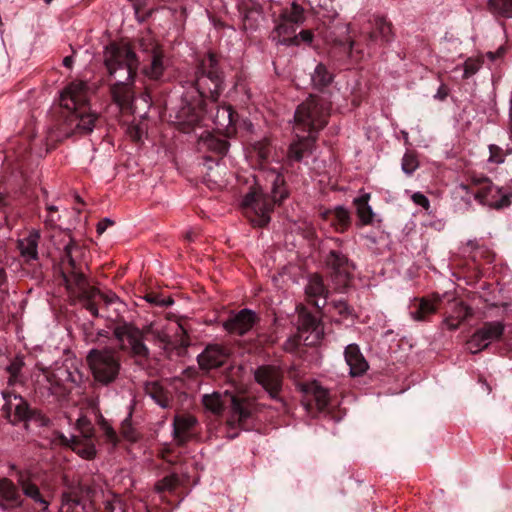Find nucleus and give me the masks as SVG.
I'll use <instances>...</instances> for the list:
<instances>
[{"instance_id":"nucleus-22","label":"nucleus","mask_w":512,"mask_h":512,"mask_svg":"<svg viewBox=\"0 0 512 512\" xmlns=\"http://www.w3.org/2000/svg\"><path fill=\"white\" fill-rule=\"evenodd\" d=\"M394 38L392 23L384 16L376 15L372 20V30L367 34V40L370 44L388 43Z\"/></svg>"},{"instance_id":"nucleus-47","label":"nucleus","mask_w":512,"mask_h":512,"mask_svg":"<svg viewBox=\"0 0 512 512\" xmlns=\"http://www.w3.org/2000/svg\"><path fill=\"white\" fill-rule=\"evenodd\" d=\"M27 421H34L39 426H47L50 422L49 418H47L40 410L31 409L29 407L27 413Z\"/></svg>"},{"instance_id":"nucleus-41","label":"nucleus","mask_w":512,"mask_h":512,"mask_svg":"<svg viewBox=\"0 0 512 512\" xmlns=\"http://www.w3.org/2000/svg\"><path fill=\"white\" fill-rule=\"evenodd\" d=\"M202 403L206 409L209 411L219 414L223 410V404L221 401V397L218 393L213 394H205L202 398Z\"/></svg>"},{"instance_id":"nucleus-56","label":"nucleus","mask_w":512,"mask_h":512,"mask_svg":"<svg viewBox=\"0 0 512 512\" xmlns=\"http://www.w3.org/2000/svg\"><path fill=\"white\" fill-rule=\"evenodd\" d=\"M291 37H297L298 43L301 41L311 43L313 40V33L311 30H302L299 34H292Z\"/></svg>"},{"instance_id":"nucleus-9","label":"nucleus","mask_w":512,"mask_h":512,"mask_svg":"<svg viewBox=\"0 0 512 512\" xmlns=\"http://www.w3.org/2000/svg\"><path fill=\"white\" fill-rule=\"evenodd\" d=\"M86 361L94 381L102 386L115 382L120 374V357L112 348L91 349Z\"/></svg>"},{"instance_id":"nucleus-59","label":"nucleus","mask_w":512,"mask_h":512,"mask_svg":"<svg viewBox=\"0 0 512 512\" xmlns=\"http://www.w3.org/2000/svg\"><path fill=\"white\" fill-rule=\"evenodd\" d=\"M442 324L445 325L449 330L453 331L459 328L461 322L457 321V319L453 318L452 316H449L443 320Z\"/></svg>"},{"instance_id":"nucleus-55","label":"nucleus","mask_w":512,"mask_h":512,"mask_svg":"<svg viewBox=\"0 0 512 512\" xmlns=\"http://www.w3.org/2000/svg\"><path fill=\"white\" fill-rule=\"evenodd\" d=\"M178 330L181 332V335H179V339L177 342L179 343V346L182 348H187L190 345V341L187 335L186 329L182 326V324H178Z\"/></svg>"},{"instance_id":"nucleus-7","label":"nucleus","mask_w":512,"mask_h":512,"mask_svg":"<svg viewBox=\"0 0 512 512\" xmlns=\"http://www.w3.org/2000/svg\"><path fill=\"white\" fill-rule=\"evenodd\" d=\"M329 111L330 105L325 99L310 95L295 111V131L314 134L317 137L319 131L327 124Z\"/></svg>"},{"instance_id":"nucleus-12","label":"nucleus","mask_w":512,"mask_h":512,"mask_svg":"<svg viewBox=\"0 0 512 512\" xmlns=\"http://www.w3.org/2000/svg\"><path fill=\"white\" fill-rule=\"evenodd\" d=\"M325 262L334 289L339 292L344 291L350 284L354 265L345 254L336 250H331L328 253Z\"/></svg>"},{"instance_id":"nucleus-18","label":"nucleus","mask_w":512,"mask_h":512,"mask_svg":"<svg viewBox=\"0 0 512 512\" xmlns=\"http://www.w3.org/2000/svg\"><path fill=\"white\" fill-rule=\"evenodd\" d=\"M295 132V139L289 145L287 153L289 163L301 162L305 156L312 154L317 140L314 134L301 135L302 132Z\"/></svg>"},{"instance_id":"nucleus-25","label":"nucleus","mask_w":512,"mask_h":512,"mask_svg":"<svg viewBox=\"0 0 512 512\" xmlns=\"http://www.w3.org/2000/svg\"><path fill=\"white\" fill-rule=\"evenodd\" d=\"M31 472L28 470L17 471V483L21 487L23 494L32 499L35 503L43 506V510L47 511L49 503L43 498L38 486L31 480Z\"/></svg>"},{"instance_id":"nucleus-57","label":"nucleus","mask_w":512,"mask_h":512,"mask_svg":"<svg viewBox=\"0 0 512 512\" xmlns=\"http://www.w3.org/2000/svg\"><path fill=\"white\" fill-rule=\"evenodd\" d=\"M298 345L299 339L297 337H290L284 342L283 348L287 352H294L298 348Z\"/></svg>"},{"instance_id":"nucleus-49","label":"nucleus","mask_w":512,"mask_h":512,"mask_svg":"<svg viewBox=\"0 0 512 512\" xmlns=\"http://www.w3.org/2000/svg\"><path fill=\"white\" fill-rule=\"evenodd\" d=\"M99 426L101 431L105 435L106 439L109 442L116 444L118 441V437L113 427L105 419H102L100 421Z\"/></svg>"},{"instance_id":"nucleus-58","label":"nucleus","mask_w":512,"mask_h":512,"mask_svg":"<svg viewBox=\"0 0 512 512\" xmlns=\"http://www.w3.org/2000/svg\"><path fill=\"white\" fill-rule=\"evenodd\" d=\"M114 224V221L111 220L110 218H104L102 219L101 221L98 222L97 224V233L99 235L103 234L106 229L109 227V226H112Z\"/></svg>"},{"instance_id":"nucleus-61","label":"nucleus","mask_w":512,"mask_h":512,"mask_svg":"<svg viewBox=\"0 0 512 512\" xmlns=\"http://www.w3.org/2000/svg\"><path fill=\"white\" fill-rule=\"evenodd\" d=\"M7 283V274L3 267H0V290H3Z\"/></svg>"},{"instance_id":"nucleus-38","label":"nucleus","mask_w":512,"mask_h":512,"mask_svg":"<svg viewBox=\"0 0 512 512\" xmlns=\"http://www.w3.org/2000/svg\"><path fill=\"white\" fill-rule=\"evenodd\" d=\"M489 11L503 18H512V0H488Z\"/></svg>"},{"instance_id":"nucleus-20","label":"nucleus","mask_w":512,"mask_h":512,"mask_svg":"<svg viewBox=\"0 0 512 512\" xmlns=\"http://www.w3.org/2000/svg\"><path fill=\"white\" fill-rule=\"evenodd\" d=\"M328 293V288L320 275L312 274L309 276L305 286V294L310 303L317 308L324 307L327 303Z\"/></svg>"},{"instance_id":"nucleus-50","label":"nucleus","mask_w":512,"mask_h":512,"mask_svg":"<svg viewBox=\"0 0 512 512\" xmlns=\"http://www.w3.org/2000/svg\"><path fill=\"white\" fill-rule=\"evenodd\" d=\"M481 67V62L478 59L469 58L464 63V78H469L474 75Z\"/></svg>"},{"instance_id":"nucleus-30","label":"nucleus","mask_w":512,"mask_h":512,"mask_svg":"<svg viewBox=\"0 0 512 512\" xmlns=\"http://www.w3.org/2000/svg\"><path fill=\"white\" fill-rule=\"evenodd\" d=\"M323 217L331 220L332 225L339 232L346 231L351 224L350 212L344 206H336L333 210L325 211Z\"/></svg>"},{"instance_id":"nucleus-16","label":"nucleus","mask_w":512,"mask_h":512,"mask_svg":"<svg viewBox=\"0 0 512 512\" xmlns=\"http://www.w3.org/2000/svg\"><path fill=\"white\" fill-rule=\"evenodd\" d=\"M259 320L260 318L255 311L244 308L232 314L223 323V328L230 334L243 336L248 333Z\"/></svg>"},{"instance_id":"nucleus-13","label":"nucleus","mask_w":512,"mask_h":512,"mask_svg":"<svg viewBox=\"0 0 512 512\" xmlns=\"http://www.w3.org/2000/svg\"><path fill=\"white\" fill-rule=\"evenodd\" d=\"M505 325L501 321H487L478 328L466 343L467 350L476 354L486 349L492 342L501 339Z\"/></svg>"},{"instance_id":"nucleus-35","label":"nucleus","mask_w":512,"mask_h":512,"mask_svg":"<svg viewBox=\"0 0 512 512\" xmlns=\"http://www.w3.org/2000/svg\"><path fill=\"white\" fill-rule=\"evenodd\" d=\"M370 194L366 193L362 196L355 198L353 203L356 206L357 216L362 225H370L373 221L374 212L368 201Z\"/></svg>"},{"instance_id":"nucleus-44","label":"nucleus","mask_w":512,"mask_h":512,"mask_svg":"<svg viewBox=\"0 0 512 512\" xmlns=\"http://www.w3.org/2000/svg\"><path fill=\"white\" fill-rule=\"evenodd\" d=\"M472 315L473 310L471 307L466 305L464 302H458L454 305L453 314L451 316L462 323Z\"/></svg>"},{"instance_id":"nucleus-32","label":"nucleus","mask_w":512,"mask_h":512,"mask_svg":"<svg viewBox=\"0 0 512 512\" xmlns=\"http://www.w3.org/2000/svg\"><path fill=\"white\" fill-rule=\"evenodd\" d=\"M212 118L218 130H228L236 122V113L230 105H217L216 113Z\"/></svg>"},{"instance_id":"nucleus-52","label":"nucleus","mask_w":512,"mask_h":512,"mask_svg":"<svg viewBox=\"0 0 512 512\" xmlns=\"http://www.w3.org/2000/svg\"><path fill=\"white\" fill-rule=\"evenodd\" d=\"M22 367H23V362L20 360H14L13 362L10 363V365L7 367V371L10 374L9 384L14 383V381L16 380L17 376L19 375Z\"/></svg>"},{"instance_id":"nucleus-23","label":"nucleus","mask_w":512,"mask_h":512,"mask_svg":"<svg viewBox=\"0 0 512 512\" xmlns=\"http://www.w3.org/2000/svg\"><path fill=\"white\" fill-rule=\"evenodd\" d=\"M344 357L349 366V374L352 377L362 376L369 368L368 362L357 344H349L345 347Z\"/></svg>"},{"instance_id":"nucleus-21","label":"nucleus","mask_w":512,"mask_h":512,"mask_svg":"<svg viewBox=\"0 0 512 512\" xmlns=\"http://www.w3.org/2000/svg\"><path fill=\"white\" fill-rule=\"evenodd\" d=\"M97 293H95L90 298H86L84 293L82 294L80 291H77L73 296L77 297L83 304V307L90 312V314L97 318L100 317L99 309L97 307L96 298H99L104 302L105 307L110 305L122 306L123 303L120 301L119 297L115 293H102L99 289L95 287Z\"/></svg>"},{"instance_id":"nucleus-46","label":"nucleus","mask_w":512,"mask_h":512,"mask_svg":"<svg viewBox=\"0 0 512 512\" xmlns=\"http://www.w3.org/2000/svg\"><path fill=\"white\" fill-rule=\"evenodd\" d=\"M419 163L415 155L411 153L404 154L402 158L401 167L405 174L412 175L413 172L418 168Z\"/></svg>"},{"instance_id":"nucleus-31","label":"nucleus","mask_w":512,"mask_h":512,"mask_svg":"<svg viewBox=\"0 0 512 512\" xmlns=\"http://www.w3.org/2000/svg\"><path fill=\"white\" fill-rule=\"evenodd\" d=\"M200 150L212 151L219 155H225L229 149V142L224 139L207 133L202 135L198 142Z\"/></svg>"},{"instance_id":"nucleus-24","label":"nucleus","mask_w":512,"mask_h":512,"mask_svg":"<svg viewBox=\"0 0 512 512\" xmlns=\"http://www.w3.org/2000/svg\"><path fill=\"white\" fill-rule=\"evenodd\" d=\"M23 503L17 486L8 478L0 479V507L3 510L20 507Z\"/></svg>"},{"instance_id":"nucleus-43","label":"nucleus","mask_w":512,"mask_h":512,"mask_svg":"<svg viewBox=\"0 0 512 512\" xmlns=\"http://www.w3.org/2000/svg\"><path fill=\"white\" fill-rule=\"evenodd\" d=\"M252 150L261 163L266 162L271 154V146L266 139L255 142L252 146Z\"/></svg>"},{"instance_id":"nucleus-27","label":"nucleus","mask_w":512,"mask_h":512,"mask_svg":"<svg viewBox=\"0 0 512 512\" xmlns=\"http://www.w3.org/2000/svg\"><path fill=\"white\" fill-rule=\"evenodd\" d=\"M40 233L37 230L31 231L27 237L18 241L20 254L26 261L36 260L38 258V242Z\"/></svg>"},{"instance_id":"nucleus-42","label":"nucleus","mask_w":512,"mask_h":512,"mask_svg":"<svg viewBox=\"0 0 512 512\" xmlns=\"http://www.w3.org/2000/svg\"><path fill=\"white\" fill-rule=\"evenodd\" d=\"M179 484V477L177 474H171V475H168L166 477H164L163 479L159 480L156 484H155V490L158 492V493H162V492H165V491H173L177 485Z\"/></svg>"},{"instance_id":"nucleus-62","label":"nucleus","mask_w":512,"mask_h":512,"mask_svg":"<svg viewBox=\"0 0 512 512\" xmlns=\"http://www.w3.org/2000/svg\"><path fill=\"white\" fill-rule=\"evenodd\" d=\"M116 503H120V501L118 500H115V501H106L105 503V511L106 512H114L115 510V504Z\"/></svg>"},{"instance_id":"nucleus-5","label":"nucleus","mask_w":512,"mask_h":512,"mask_svg":"<svg viewBox=\"0 0 512 512\" xmlns=\"http://www.w3.org/2000/svg\"><path fill=\"white\" fill-rule=\"evenodd\" d=\"M465 202L470 205L472 199L493 209H502L511 204L512 194L492 183L487 177L472 176L469 184L461 183L456 187Z\"/></svg>"},{"instance_id":"nucleus-2","label":"nucleus","mask_w":512,"mask_h":512,"mask_svg":"<svg viewBox=\"0 0 512 512\" xmlns=\"http://www.w3.org/2000/svg\"><path fill=\"white\" fill-rule=\"evenodd\" d=\"M87 84L82 81L70 83L61 93L60 104L67 110L63 130L67 135H86L93 131L98 115L90 111Z\"/></svg>"},{"instance_id":"nucleus-28","label":"nucleus","mask_w":512,"mask_h":512,"mask_svg":"<svg viewBox=\"0 0 512 512\" xmlns=\"http://www.w3.org/2000/svg\"><path fill=\"white\" fill-rule=\"evenodd\" d=\"M145 394L148 395L161 408L170 407L171 395L158 381L147 382L144 386Z\"/></svg>"},{"instance_id":"nucleus-36","label":"nucleus","mask_w":512,"mask_h":512,"mask_svg":"<svg viewBox=\"0 0 512 512\" xmlns=\"http://www.w3.org/2000/svg\"><path fill=\"white\" fill-rule=\"evenodd\" d=\"M59 439L62 445L70 447L73 451H75L85 459H92L96 454L95 447L91 444H88L85 447L81 448L80 441L75 436L67 438L65 435L60 434Z\"/></svg>"},{"instance_id":"nucleus-1","label":"nucleus","mask_w":512,"mask_h":512,"mask_svg":"<svg viewBox=\"0 0 512 512\" xmlns=\"http://www.w3.org/2000/svg\"><path fill=\"white\" fill-rule=\"evenodd\" d=\"M103 57L114 103L122 109L129 108L135 97L134 83L140 64L136 53L126 43H111L105 47Z\"/></svg>"},{"instance_id":"nucleus-14","label":"nucleus","mask_w":512,"mask_h":512,"mask_svg":"<svg viewBox=\"0 0 512 512\" xmlns=\"http://www.w3.org/2000/svg\"><path fill=\"white\" fill-rule=\"evenodd\" d=\"M255 380L260 384L274 400H279V393L282 389L283 373L272 365H263L254 372Z\"/></svg>"},{"instance_id":"nucleus-4","label":"nucleus","mask_w":512,"mask_h":512,"mask_svg":"<svg viewBox=\"0 0 512 512\" xmlns=\"http://www.w3.org/2000/svg\"><path fill=\"white\" fill-rule=\"evenodd\" d=\"M194 88L201 97L217 103L224 91L225 73L217 54L207 52L197 61L194 71Z\"/></svg>"},{"instance_id":"nucleus-19","label":"nucleus","mask_w":512,"mask_h":512,"mask_svg":"<svg viewBox=\"0 0 512 512\" xmlns=\"http://www.w3.org/2000/svg\"><path fill=\"white\" fill-rule=\"evenodd\" d=\"M229 357V350L219 344L208 345L205 350L198 355V363L203 369H212L222 366Z\"/></svg>"},{"instance_id":"nucleus-54","label":"nucleus","mask_w":512,"mask_h":512,"mask_svg":"<svg viewBox=\"0 0 512 512\" xmlns=\"http://www.w3.org/2000/svg\"><path fill=\"white\" fill-rule=\"evenodd\" d=\"M411 198L416 205L421 206L425 210L430 208V201L423 193L415 192Z\"/></svg>"},{"instance_id":"nucleus-34","label":"nucleus","mask_w":512,"mask_h":512,"mask_svg":"<svg viewBox=\"0 0 512 512\" xmlns=\"http://www.w3.org/2000/svg\"><path fill=\"white\" fill-rule=\"evenodd\" d=\"M440 300L432 301L426 298H421L414 307L415 309L410 312V316L415 321H426L428 316L437 311V303Z\"/></svg>"},{"instance_id":"nucleus-3","label":"nucleus","mask_w":512,"mask_h":512,"mask_svg":"<svg viewBox=\"0 0 512 512\" xmlns=\"http://www.w3.org/2000/svg\"><path fill=\"white\" fill-rule=\"evenodd\" d=\"M268 178L271 183L270 193L258 188L246 194L242 200L243 207L253 210L254 215L249 216V219L255 227L266 226L270 221L269 213L273 211L276 204H281L287 197L283 177L279 173L271 171Z\"/></svg>"},{"instance_id":"nucleus-51","label":"nucleus","mask_w":512,"mask_h":512,"mask_svg":"<svg viewBox=\"0 0 512 512\" xmlns=\"http://www.w3.org/2000/svg\"><path fill=\"white\" fill-rule=\"evenodd\" d=\"M145 300L153 305L167 307L173 303V300L168 298H162L160 295L156 293H148L145 296Z\"/></svg>"},{"instance_id":"nucleus-64","label":"nucleus","mask_w":512,"mask_h":512,"mask_svg":"<svg viewBox=\"0 0 512 512\" xmlns=\"http://www.w3.org/2000/svg\"><path fill=\"white\" fill-rule=\"evenodd\" d=\"M45 223L47 225L53 226L55 224V219L51 215H48L45 219Z\"/></svg>"},{"instance_id":"nucleus-53","label":"nucleus","mask_w":512,"mask_h":512,"mask_svg":"<svg viewBox=\"0 0 512 512\" xmlns=\"http://www.w3.org/2000/svg\"><path fill=\"white\" fill-rule=\"evenodd\" d=\"M81 500L78 493L72 492H64L62 494V504L69 506H78L80 505Z\"/></svg>"},{"instance_id":"nucleus-45","label":"nucleus","mask_w":512,"mask_h":512,"mask_svg":"<svg viewBox=\"0 0 512 512\" xmlns=\"http://www.w3.org/2000/svg\"><path fill=\"white\" fill-rule=\"evenodd\" d=\"M510 152H511L510 150L504 152V150L501 147H499L495 144H491V145H489L488 162L492 163V164H497V165L502 164L505 161V157Z\"/></svg>"},{"instance_id":"nucleus-63","label":"nucleus","mask_w":512,"mask_h":512,"mask_svg":"<svg viewBox=\"0 0 512 512\" xmlns=\"http://www.w3.org/2000/svg\"><path fill=\"white\" fill-rule=\"evenodd\" d=\"M73 64V57L72 56H66L63 59V65L67 68H71Z\"/></svg>"},{"instance_id":"nucleus-26","label":"nucleus","mask_w":512,"mask_h":512,"mask_svg":"<svg viewBox=\"0 0 512 512\" xmlns=\"http://www.w3.org/2000/svg\"><path fill=\"white\" fill-rule=\"evenodd\" d=\"M197 419L189 414L177 415L173 421V436L178 445L185 444L192 436Z\"/></svg>"},{"instance_id":"nucleus-8","label":"nucleus","mask_w":512,"mask_h":512,"mask_svg":"<svg viewBox=\"0 0 512 512\" xmlns=\"http://www.w3.org/2000/svg\"><path fill=\"white\" fill-rule=\"evenodd\" d=\"M81 247L73 240L70 239L64 246L63 255L61 257V275L65 283L66 289L71 295L77 291L84 293L86 298H90L97 291L95 287L90 286L83 272L81 271L76 256L80 254Z\"/></svg>"},{"instance_id":"nucleus-29","label":"nucleus","mask_w":512,"mask_h":512,"mask_svg":"<svg viewBox=\"0 0 512 512\" xmlns=\"http://www.w3.org/2000/svg\"><path fill=\"white\" fill-rule=\"evenodd\" d=\"M150 64L143 69L144 74L153 80H158L165 70L162 50L153 45L150 52Z\"/></svg>"},{"instance_id":"nucleus-48","label":"nucleus","mask_w":512,"mask_h":512,"mask_svg":"<svg viewBox=\"0 0 512 512\" xmlns=\"http://www.w3.org/2000/svg\"><path fill=\"white\" fill-rule=\"evenodd\" d=\"M334 309L343 318H348L353 315V308L345 300H335L332 302Z\"/></svg>"},{"instance_id":"nucleus-6","label":"nucleus","mask_w":512,"mask_h":512,"mask_svg":"<svg viewBox=\"0 0 512 512\" xmlns=\"http://www.w3.org/2000/svg\"><path fill=\"white\" fill-rule=\"evenodd\" d=\"M43 373V381H38L37 391L44 398L53 397L56 400L64 399L71 391L69 384L79 386L83 381V374L66 364L56 365L49 369L39 368Z\"/></svg>"},{"instance_id":"nucleus-17","label":"nucleus","mask_w":512,"mask_h":512,"mask_svg":"<svg viewBox=\"0 0 512 512\" xmlns=\"http://www.w3.org/2000/svg\"><path fill=\"white\" fill-rule=\"evenodd\" d=\"M5 404L2 407L4 417L13 425L27 421L28 402L21 396L3 393Z\"/></svg>"},{"instance_id":"nucleus-40","label":"nucleus","mask_w":512,"mask_h":512,"mask_svg":"<svg viewBox=\"0 0 512 512\" xmlns=\"http://www.w3.org/2000/svg\"><path fill=\"white\" fill-rule=\"evenodd\" d=\"M232 417L238 421L246 420L250 416L249 403L241 398L231 397Z\"/></svg>"},{"instance_id":"nucleus-39","label":"nucleus","mask_w":512,"mask_h":512,"mask_svg":"<svg viewBox=\"0 0 512 512\" xmlns=\"http://www.w3.org/2000/svg\"><path fill=\"white\" fill-rule=\"evenodd\" d=\"M312 84L316 88H323L332 82V74L327 70L326 66L319 63L311 77Z\"/></svg>"},{"instance_id":"nucleus-37","label":"nucleus","mask_w":512,"mask_h":512,"mask_svg":"<svg viewBox=\"0 0 512 512\" xmlns=\"http://www.w3.org/2000/svg\"><path fill=\"white\" fill-rule=\"evenodd\" d=\"M306 392L312 396V399L319 411H323L328 406L330 398L327 389L317 383H312L308 385Z\"/></svg>"},{"instance_id":"nucleus-10","label":"nucleus","mask_w":512,"mask_h":512,"mask_svg":"<svg viewBox=\"0 0 512 512\" xmlns=\"http://www.w3.org/2000/svg\"><path fill=\"white\" fill-rule=\"evenodd\" d=\"M306 20L305 9L296 1L290 6L281 9L279 17L275 20V27L271 33V39L276 45H298L297 37H291L296 28Z\"/></svg>"},{"instance_id":"nucleus-15","label":"nucleus","mask_w":512,"mask_h":512,"mask_svg":"<svg viewBox=\"0 0 512 512\" xmlns=\"http://www.w3.org/2000/svg\"><path fill=\"white\" fill-rule=\"evenodd\" d=\"M204 99L206 98L199 95L198 99L193 102L188 101L187 97L183 99V105L176 113V122L182 126L184 131L186 126L192 127L198 124L206 113Z\"/></svg>"},{"instance_id":"nucleus-60","label":"nucleus","mask_w":512,"mask_h":512,"mask_svg":"<svg viewBox=\"0 0 512 512\" xmlns=\"http://www.w3.org/2000/svg\"><path fill=\"white\" fill-rule=\"evenodd\" d=\"M448 96V89L445 85H441L435 95V98L444 100Z\"/></svg>"},{"instance_id":"nucleus-11","label":"nucleus","mask_w":512,"mask_h":512,"mask_svg":"<svg viewBox=\"0 0 512 512\" xmlns=\"http://www.w3.org/2000/svg\"><path fill=\"white\" fill-rule=\"evenodd\" d=\"M114 336L120 342V347L133 357L147 360L149 348L144 342V332L132 324L124 323L114 328Z\"/></svg>"},{"instance_id":"nucleus-33","label":"nucleus","mask_w":512,"mask_h":512,"mask_svg":"<svg viewBox=\"0 0 512 512\" xmlns=\"http://www.w3.org/2000/svg\"><path fill=\"white\" fill-rule=\"evenodd\" d=\"M299 330L310 331L315 335L316 339H320L323 334V329L320 325L319 320L308 312L305 308L299 311L298 315Z\"/></svg>"}]
</instances>
